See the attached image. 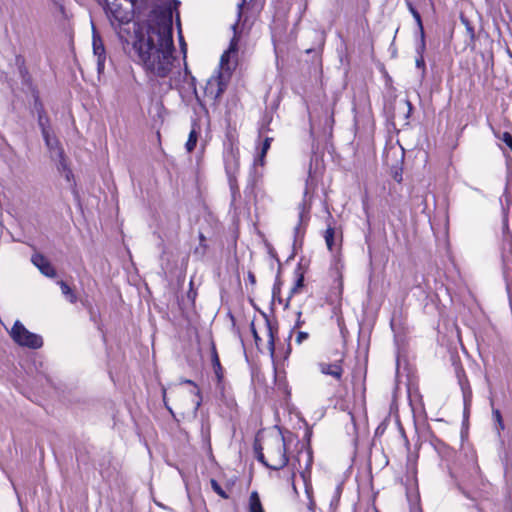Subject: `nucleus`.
<instances>
[{"mask_svg":"<svg viewBox=\"0 0 512 512\" xmlns=\"http://www.w3.org/2000/svg\"><path fill=\"white\" fill-rule=\"evenodd\" d=\"M199 239V246L195 249V254L205 255L208 249L207 239L206 236L200 232L198 235Z\"/></svg>","mask_w":512,"mask_h":512,"instance_id":"nucleus-29","label":"nucleus"},{"mask_svg":"<svg viewBox=\"0 0 512 512\" xmlns=\"http://www.w3.org/2000/svg\"><path fill=\"white\" fill-rule=\"evenodd\" d=\"M216 390L219 394V399L230 409H234L237 407V401L234 396L232 387L223 380L221 382H216Z\"/></svg>","mask_w":512,"mask_h":512,"instance_id":"nucleus-11","label":"nucleus"},{"mask_svg":"<svg viewBox=\"0 0 512 512\" xmlns=\"http://www.w3.org/2000/svg\"><path fill=\"white\" fill-rule=\"evenodd\" d=\"M399 109L402 110V119L405 121V124H408V120L413 110L412 103L408 99H404L399 102Z\"/></svg>","mask_w":512,"mask_h":512,"instance_id":"nucleus-25","label":"nucleus"},{"mask_svg":"<svg viewBox=\"0 0 512 512\" xmlns=\"http://www.w3.org/2000/svg\"><path fill=\"white\" fill-rule=\"evenodd\" d=\"M463 472L462 478L465 482L473 484L477 480H482L483 472L478 462L477 451L473 447H464L460 460Z\"/></svg>","mask_w":512,"mask_h":512,"instance_id":"nucleus-3","label":"nucleus"},{"mask_svg":"<svg viewBox=\"0 0 512 512\" xmlns=\"http://www.w3.org/2000/svg\"><path fill=\"white\" fill-rule=\"evenodd\" d=\"M147 1L148 0H129V2L132 5V8L133 9H138V10L146 8Z\"/></svg>","mask_w":512,"mask_h":512,"instance_id":"nucleus-35","label":"nucleus"},{"mask_svg":"<svg viewBox=\"0 0 512 512\" xmlns=\"http://www.w3.org/2000/svg\"><path fill=\"white\" fill-rule=\"evenodd\" d=\"M162 396H163V402L165 407L169 410V412L173 415L172 409L168 406L167 399H166V389H162Z\"/></svg>","mask_w":512,"mask_h":512,"instance_id":"nucleus-43","label":"nucleus"},{"mask_svg":"<svg viewBox=\"0 0 512 512\" xmlns=\"http://www.w3.org/2000/svg\"><path fill=\"white\" fill-rule=\"evenodd\" d=\"M245 5H246V0H242L241 3L238 4V18H239V20L242 17Z\"/></svg>","mask_w":512,"mask_h":512,"instance_id":"nucleus-41","label":"nucleus"},{"mask_svg":"<svg viewBox=\"0 0 512 512\" xmlns=\"http://www.w3.org/2000/svg\"><path fill=\"white\" fill-rule=\"evenodd\" d=\"M248 280L252 285H254L256 283V277H255L254 273L251 271L248 272Z\"/></svg>","mask_w":512,"mask_h":512,"instance_id":"nucleus-44","label":"nucleus"},{"mask_svg":"<svg viewBox=\"0 0 512 512\" xmlns=\"http://www.w3.org/2000/svg\"><path fill=\"white\" fill-rule=\"evenodd\" d=\"M293 441V435L285 436L281 432L270 433L256 438L253 448L256 459L265 467L271 470L289 469L287 482L296 490L295 478L298 473L307 487L311 482L313 465V450L310 444H301L296 454L288 456V446Z\"/></svg>","mask_w":512,"mask_h":512,"instance_id":"nucleus-2","label":"nucleus"},{"mask_svg":"<svg viewBox=\"0 0 512 512\" xmlns=\"http://www.w3.org/2000/svg\"><path fill=\"white\" fill-rule=\"evenodd\" d=\"M197 140H198V132L195 128H192V130L190 131V133L188 135L186 144H185V148L188 152H192L195 149Z\"/></svg>","mask_w":512,"mask_h":512,"instance_id":"nucleus-28","label":"nucleus"},{"mask_svg":"<svg viewBox=\"0 0 512 512\" xmlns=\"http://www.w3.org/2000/svg\"><path fill=\"white\" fill-rule=\"evenodd\" d=\"M250 330L253 335L256 348L258 349V351L262 352L263 341L259 336L255 327V323L253 321L250 323Z\"/></svg>","mask_w":512,"mask_h":512,"instance_id":"nucleus-31","label":"nucleus"},{"mask_svg":"<svg viewBox=\"0 0 512 512\" xmlns=\"http://www.w3.org/2000/svg\"><path fill=\"white\" fill-rule=\"evenodd\" d=\"M304 280H305L304 274L302 272H299L297 274V278H296L293 286L290 289L288 300L293 295L299 294L301 292L302 288L304 287Z\"/></svg>","mask_w":512,"mask_h":512,"instance_id":"nucleus-26","label":"nucleus"},{"mask_svg":"<svg viewBox=\"0 0 512 512\" xmlns=\"http://www.w3.org/2000/svg\"><path fill=\"white\" fill-rule=\"evenodd\" d=\"M426 50L425 39H420V44L417 47V57L415 60L416 67L421 69L423 72L426 70V64L424 59V52Z\"/></svg>","mask_w":512,"mask_h":512,"instance_id":"nucleus-21","label":"nucleus"},{"mask_svg":"<svg viewBox=\"0 0 512 512\" xmlns=\"http://www.w3.org/2000/svg\"><path fill=\"white\" fill-rule=\"evenodd\" d=\"M29 93L31 94L33 100L32 111L35 112L37 115L46 112L44 104L40 97L39 88L29 91Z\"/></svg>","mask_w":512,"mask_h":512,"instance_id":"nucleus-20","label":"nucleus"},{"mask_svg":"<svg viewBox=\"0 0 512 512\" xmlns=\"http://www.w3.org/2000/svg\"><path fill=\"white\" fill-rule=\"evenodd\" d=\"M38 125L40 130H45L46 128H50V119L46 112L43 114L37 115Z\"/></svg>","mask_w":512,"mask_h":512,"instance_id":"nucleus-32","label":"nucleus"},{"mask_svg":"<svg viewBox=\"0 0 512 512\" xmlns=\"http://www.w3.org/2000/svg\"><path fill=\"white\" fill-rule=\"evenodd\" d=\"M15 64L17 66V70H18L21 82L28 89V91L37 89L38 86L34 83L33 77L28 69L27 64H26L25 57L21 54L16 55L15 56Z\"/></svg>","mask_w":512,"mask_h":512,"instance_id":"nucleus-10","label":"nucleus"},{"mask_svg":"<svg viewBox=\"0 0 512 512\" xmlns=\"http://www.w3.org/2000/svg\"><path fill=\"white\" fill-rule=\"evenodd\" d=\"M492 418L495 422L496 433L500 437L501 433L505 430V424L501 411L499 409H492Z\"/></svg>","mask_w":512,"mask_h":512,"instance_id":"nucleus-24","label":"nucleus"},{"mask_svg":"<svg viewBox=\"0 0 512 512\" xmlns=\"http://www.w3.org/2000/svg\"><path fill=\"white\" fill-rule=\"evenodd\" d=\"M181 384H188V385H191V386L195 387L197 389L196 394L198 396H200V390H199L197 384L193 380H191V379H182L181 380Z\"/></svg>","mask_w":512,"mask_h":512,"instance_id":"nucleus-39","label":"nucleus"},{"mask_svg":"<svg viewBox=\"0 0 512 512\" xmlns=\"http://www.w3.org/2000/svg\"><path fill=\"white\" fill-rule=\"evenodd\" d=\"M477 510H478V512H486V511L483 510V508H481L479 506H477Z\"/></svg>","mask_w":512,"mask_h":512,"instance_id":"nucleus-50","label":"nucleus"},{"mask_svg":"<svg viewBox=\"0 0 512 512\" xmlns=\"http://www.w3.org/2000/svg\"><path fill=\"white\" fill-rule=\"evenodd\" d=\"M408 9H409L410 13L412 14V16H414V15L418 16L419 12L411 3H408Z\"/></svg>","mask_w":512,"mask_h":512,"instance_id":"nucleus-45","label":"nucleus"},{"mask_svg":"<svg viewBox=\"0 0 512 512\" xmlns=\"http://www.w3.org/2000/svg\"><path fill=\"white\" fill-rule=\"evenodd\" d=\"M312 178L311 169H309L308 177L306 179V187L303 193V200L298 204L299 211V225L309 220L308 214L310 212V205L306 201V197L309 194V181Z\"/></svg>","mask_w":512,"mask_h":512,"instance_id":"nucleus-15","label":"nucleus"},{"mask_svg":"<svg viewBox=\"0 0 512 512\" xmlns=\"http://www.w3.org/2000/svg\"><path fill=\"white\" fill-rule=\"evenodd\" d=\"M462 23L466 26L467 34L469 35V38L472 42L475 40V30L474 27L471 25V23L467 20L462 18Z\"/></svg>","mask_w":512,"mask_h":512,"instance_id":"nucleus-33","label":"nucleus"},{"mask_svg":"<svg viewBox=\"0 0 512 512\" xmlns=\"http://www.w3.org/2000/svg\"><path fill=\"white\" fill-rule=\"evenodd\" d=\"M298 316H301V312H299V313H298ZM302 323H303V322H302V321H300V317H298V320H297V322H296V325H295V326H296V327H300Z\"/></svg>","mask_w":512,"mask_h":512,"instance_id":"nucleus-48","label":"nucleus"},{"mask_svg":"<svg viewBox=\"0 0 512 512\" xmlns=\"http://www.w3.org/2000/svg\"><path fill=\"white\" fill-rule=\"evenodd\" d=\"M343 291V274L338 268H335L330 274V285L325 295V303L330 306L340 307L343 299Z\"/></svg>","mask_w":512,"mask_h":512,"instance_id":"nucleus-5","label":"nucleus"},{"mask_svg":"<svg viewBox=\"0 0 512 512\" xmlns=\"http://www.w3.org/2000/svg\"><path fill=\"white\" fill-rule=\"evenodd\" d=\"M32 263L39 269V271L49 278H54L57 275L56 269L51 264L49 259L41 253H34L31 257Z\"/></svg>","mask_w":512,"mask_h":512,"instance_id":"nucleus-12","label":"nucleus"},{"mask_svg":"<svg viewBox=\"0 0 512 512\" xmlns=\"http://www.w3.org/2000/svg\"><path fill=\"white\" fill-rule=\"evenodd\" d=\"M10 337L19 346L30 349H39L43 346V339L40 335L30 332L19 320L15 321Z\"/></svg>","mask_w":512,"mask_h":512,"instance_id":"nucleus-4","label":"nucleus"},{"mask_svg":"<svg viewBox=\"0 0 512 512\" xmlns=\"http://www.w3.org/2000/svg\"><path fill=\"white\" fill-rule=\"evenodd\" d=\"M511 512H512V508H511Z\"/></svg>","mask_w":512,"mask_h":512,"instance_id":"nucleus-53","label":"nucleus"},{"mask_svg":"<svg viewBox=\"0 0 512 512\" xmlns=\"http://www.w3.org/2000/svg\"><path fill=\"white\" fill-rule=\"evenodd\" d=\"M413 18L416 21L417 26L419 28L421 39H425V32H424V27H423V23H422V19H421L420 13H418V16L414 15Z\"/></svg>","mask_w":512,"mask_h":512,"instance_id":"nucleus-36","label":"nucleus"},{"mask_svg":"<svg viewBox=\"0 0 512 512\" xmlns=\"http://www.w3.org/2000/svg\"><path fill=\"white\" fill-rule=\"evenodd\" d=\"M335 236H336L335 221L332 218V216H329V222L327 223V228L324 231L323 237L325 239L327 249L330 252H334L337 249Z\"/></svg>","mask_w":512,"mask_h":512,"instance_id":"nucleus-17","label":"nucleus"},{"mask_svg":"<svg viewBox=\"0 0 512 512\" xmlns=\"http://www.w3.org/2000/svg\"><path fill=\"white\" fill-rule=\"evenodd\" d=\"M108 17L113 27H121L124 24L130 23L132 14L130 11L123 9L118 4H112L109 7Z\"/></svg>","mask_w":512,"mask_h":512,"instance_id":"nucleus-9","label":"nucleus"},{"mask_svg":"<svg viewBox=\"0 0 512 512\" xmlns=\"http://www.w3.org/2000/svg\"><path fill=\"white\" fill-rule=\"evenodd\" d=\"M344 354L334 362H321L319 363V370L322 374L335 379L337 382H342L344 375Z\"/></svg>","mask_w":512,"mask_h":512,"instance_id":"nucleus-8","label":"nucleus"},{"mask_svg":"<svg viewBox=\"0 0 512 512\" xmlns=\"http://www.w3.org/2000/svg\"><path fill=\"white\" fill-rule=\"evenodd\" d=\"M272 140L273 139L271 137H266L264 139V141L262 143V147H261L260 153H259L257 159H255V164H258V165H261V166L264 165L265 157H266V154H267L268 150L271 147Z\"/></svg>","mask_w":512,"mask_h":512,"instance_id":"nucleus-23","label":"nucleus"},{"mask_svg":"<svg viewBox=\"0 0 512 512\" xmlns=\"http://www.w3.org/2000/svg\"><path fill=\"white\" fill-rule=\"evenodd\" d=\"M180 39H181L182 50L185 52V50H186V43L183 41V37L182 36L180 37Z\"/></svg>","mask_w":512,"mask_h":512,"instance_id":"nucleus-47","label":"nucleus"},{"mask_svg":"<svg viewBox=\"0 0 512 512\" xmlns=\"http://www.w3.org/2000/svg\"><path fill=\"white\" fill-rule=\"evenodd\" d=\"M210 485H211L212 490L218 496H220L222 499H229V497H230L229 494L226 493V491L221 487V485L215 479L210 480Z\"/></svg>","mask_w":512,"mask_h":512,"instance_id":"nucleus-30","label":"nucleus"},{"mask_svg":"<svg viewBox=\"0 0 512 512\" xmlns=\"http://www.w3.org/2000/svg\"><path fill=\"white\" fill-rule=\"evenodd\" d=\"M200 403H201V399L199 401H197L195 409H197L200 406Z\"/></svg>","mask_w":512,"mask_h":512,"instance_id":"nucleus-51","label":"nucleus"},{"mask_svg":"<svg viewBox=\"0 0 512 512\" xmlns=\"http://www.w3.org/2000/svg\"><path fill=\"white\" fill-rule=\"evenodd\" d=\"M226 88L227 82L223 74L219 72L216 76H212L207 80L204 87V95L213 101H218Z\"/></svg>","mask_w":512,"mask_h":512,"instance_id":"nucleus-7","label":"nucleus"},{"mask_svg":"<svg viewBox=\"0 0 512 512\" xmlns=\"http://www.w3.org/2000/svg\"><path fill=\"white\" fill-rule=\"evenodd\" d=\"M230 49H234V43H233V41H232V42H231V44H230Z\"/></svg>","mask_w":512,"mask_h":512,"instance_id":"nucleus-52","label":"nucleus"},{"mask_svg":"<svg viewBox=\"0 0 512 512\" xmlns=\"http://www.w3.org/2000/svg\"><path fill=\"white\" fill-rule=\"evenodd\" d=\"M512 151V135L510 132H503L502 135L499 137Z\"/></svg>","mask_w":512,"mask_h":512,"instance_id":"nucleus-34","label":"nucleus"},{"mask_svg":"<svg viewBox=\"0 0 512 512\" xmlns=\"http://www.w3.org/2000/svg\"><path fill=\"white\" fill-rule=\"evenodd\" d=\"M309 334L307 332L299 331L296 336V342L301 344L304 340H307Z\"/></svg>","mask_w":512,"mask_h":512,"instance_id":"nucleus-38","label":"nucleus"},{"mask_svg":"<svg viewBox=\"0 0 512 512\" xmlns=\"http://www.w3.org/2000/svg\"><path fill=\"white\" fill-rule=\"evenodd\" d=\"M42 136L47 145H49L50 141V128H46L45 130H41Z\"/></svg>","mask_w":512,"mask_h":512,"instance_id":"nucleus-40","label":"nucleus"},{"mask_svg":"<svg viewBox=\"0 0 512 512\" xmlns=\"http://www.w3.org/2000/svg\"><path fill=\"white\" fill-rule=\"evenodd\" d=\"M145 23L135 30L133 49L147 72L167 77L173 66V8L176 0H158Z\"/></svg>","mask_w":512,"mask_h":512,"instance_id":"nucleus-1","label":"nucleus"},{"mask_svg":"<svg viewBox=\"0 0 512 512\" xmlns=\"http://www.w3.org/2000/svg\"><path fill=\"white\" fill-rule=\"evenodd\" d=\"M280 285L279 284H274L273 286V290H272V294H273V298H279L280 297Z\"/></svg>","mask_w":512,"mask_h":512,"instance_id":"nucleus-42","label":"nucleus"},{"mask_svg":"<svg viewBox=\"0 0 512 512\" xmlns=\"http://www.w3.org/2000/svg\"><path fill=\"white\" fill-rule=\"evenodd\" d=\"M247 509L248 512H266L257 491H252L250 493Z\"/></svg>","mask_w":512,"mask_h":512,"instance_id":"nucleus-19","label":"nucleus"},{"mask_svg":"<svg viewBox=\"0 0 512 512\" xmlns=\"http://www.w3.org/2000/svg\"><path fill=\"white\" fill-rule=\"evenodd\" d=\"M264 325L267 333V349L273 357L275 354V339L278 334L277 322L271 321L267 316L264 318Z\"/></svg>","mask_w":512,"mask_h":512,"instance_id":"nucleus-13","label":"nucleus"},{"mask_svg":"<svg viewBox=\"0 0 512 512\" xmlns=\"http://www.w3.org/2000/svg\"><path fill=\"white\" fill-rule=\"evenodd\" d=\"M240 169L239 152H231V159L225 161V172L227 174L228 184L231 192L232 201L240 199V188L238 184L237 174Z\"/></svg>","mask_w":512,"mask_h":512,"instance_id":"nucleus-6","label":"nucleus"},{"mask_svg":"<svg viewBox=\"0 0 512 512\" xmlns=\"http://www.w3.org/2000/svg\"><path fill=\"white\" fill-rule=\"evenodd\" d=\"M343 492L342 485H337L335 491L333 493L332 499L330 501V510L331 512H337L338 507L340 505V499Z\"/></svg>","mask_w":512,"mask_h":512,"instance_id":"nucleus-27","label":"nucleus"},{"mask_svg":"<svg viewBox=\"0 0 512 512\" xmlns=\"http://www.w3.org/2000/svg\"><path fill=\"white\" fill-rule=\"evenodd\" d=\"M92 45H93L94 55L97 56L98 70L102 71L104 69L105 60H106V51H105V47H104L102 38L95 31L93 32Z\"/></svg>","mask_w":512,"mask_h":512,"instance_id":"nucleus-14","label":"nucleus"},{"mask_svg":"<svg viewBox=\"0 0 512 512\" xmlns=\"http://www.w3.org/2000/svg\"><path fill=\"white\" fill-rule=\"evenodd\" d=\"M225 61H227V53L221 56V63L223 64Z\"/></svg>","mask_w":512,"mask_h":512,"instance_id":"nucleus-49","label":"nucleus"},{"mask_svg":"<svg viewBox=\"0 0 512 512\" xmlns=\"http://www.w3.org/2000/svg\"><path fill=\"white\" fill-rule=\"evenodd\" d=\"M408 9H409L410 13L412 14V16H414V15L418 16L419 12L411 3H408Z\"/></svg>","mask_w":512,"mask_h":512,"instance_id":"nucleus-46","label":"nucleus"},{"mask_svg":"<svg viewBox=\"0 0 512 512\" xmlns=\"http://www.w3.org/2000/svg\"><path fill=\"white\" fill-rule=\"evenodd\" d=\"M211 364L215 374L216 382L225 380V369L220 362L218 351L214 342L211 343Z\"/></svg>","mask_w":512,"mask_h":512,"instance_id":"nucleus-16","label":"nucleus"},{"mask_svg":"<svg viewBox=\"0 0 512 512\" xmlns=\"http://www.w3.org/2000/svg\"><path fill=\"white\" fill-rule=\"evenodd\" d=\"M58 285L60 286L62 294L66 296L70 303L75 304L78 301L77 295L65 281L60 280Z\"/></svg>","mask_w":512,"mask_h":512,"instance_id":"nucleus-22","label":"nucleus"},{"mask_svg":"<svg viewBox=\"0 0 512 512\" xmlns=\"http://www.w3.org/2000/svg\"><path fill=\"white\" fill-rule=\"evenodd\" d=\"M460 386H461V389H462V392H463V401H464V415L468 417V414H469V409H470V406H471V402H472V390H471V387L469 385V381L468 379L465 377L464 380H460Z\"/></svg>","mask_w":512,"mask_h":512,"instance_id":"nucleus-18","label":"nucleus"},{"mask_svg":"<svg viewBox=\"0 0 512 512\" xmlns=\"http://www.w3.org/2000/svg\"><path fill=\"white\" fill-rule=\"evenodd\" d=\"M196 296H197V292L193 288V282L190 281V287H189V290L187 292V298L191 301L192 304H194Z\"/></svg>","mask_w":512,"mask_h":512,"instance_id":"nucleus-37","label":"nucleus"},{"mask_svg":"<svg viewBox=\"0 0 512 512\" xmlns=\"http://www.w3.org/2000/svg\"><path fill=\"white\" fill-rule=\"evenodd\" d=\"M365 512H369V511H365Z\"/></svg>","mask_w":512,"mask_h":512,"instance_id":"nucleus-54","label":"nucleus"}]
</instances>
